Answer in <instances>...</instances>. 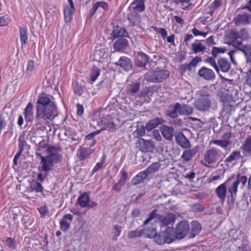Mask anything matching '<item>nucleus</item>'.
Returning <instances> with one entry per match:
<instances>
[{"label":"nucleus","instance_id":"1","mask_svg":"<svg viewBox=\"0 0 251 251\" xmlns=\"http://www.w3.org/2000/svg\"><path fill=\"white\" fill-rule=\"evenodd\" d=\"M53 97L45 93H42L38 97L36 102V115L34 120L41 124H45L47 120H52L58 116L54 115L57 110V106L53 101Z\"/></svg>","mask_w":251,"mask_h":251},{"label":"nucleus","instance_id":"2","mask_svg":"<svg viewBox=\"0 0 251 251\" xmlns=\"http://www.w3.org/2000/svg\"><path fill=\"white\" fill-rule=\"evenodd\" d=\"M176 241L174 236V228L167 226L164 230L160 231L154 237L153 241L159 245L170 244Z\"/></svg>","mask_w":251,"mask_h":251},{"label":"nucleus","instance_id":"3","mask_svg":"<svg viewBox=\"0 0 251 251\" xmlns=\"http://www.w3.org/2000/svg\"><path fill=\"white\" fill-rule=\"evenodd\" d=\"M170 72L166 70L148 72L145 75L144 79L151 83H161L166 80L170 75Z\"/></svg>","mask_w":251,"mask_h":251},{"label":"nucleus","instance_id":"4","mask_svg":"<svg viewBox=\"0 0 251 251\" xmlns=\"http://www.w3.org/2000/svg\"><path fill=\"white\" fill-rule=\"evenodd\" d=\"M235 177L234 174L231 175L225 182L218 186L215 190L217 196L222 203L225 201L227 191L228 192V187L231 185V181L235 179Z\"/></svg>","mask_w":251,"mask_h":251},{"label":"nucleus","instance_id":"5","mask_svg":"<svg viewBox=\"0 0 251 251\" xmlns=\"http://www.w3.org/2000/svg\"><path fill=\"white\" fill-rule=\"evenodd\" d=\"M128 38L131 39L127 29L122 25L114 24L113 26V30L110 33V39L114 41L117 38Z\"/></svg>","mask_w":251,"mask_h":251},{"label":"nucleus","instance_id":"6","mask_svg":"<svg viewBox=\"0 0 251 251\" xmlns=\"http://www.w3.org/2000/svg\"><path fill=\"white\" fill-rule=\"evenodd\" d=\"M134 64L138 68L146 69V66L151 62V58L146 53L142 51L134 52Z\"/></svg>","mask_w":251,"mask_h":251},{"label":"nucleus","instance_id":"7","mask_svg":"<svg viewBox=\"0 0 251 251\" xmlns=\"http://www.w3.org/2000/svg\"><path fill=\"white\" fill-rule=\"evenodd\" d=\"M190 229V225L186 220H183L177 224L175 238L181 240L183 239L186 235Z\"/></svg>","mask_w":251,"mask_h":251},{"label":"nucleus","instance_id":"8","mask_svg":"<svg viewBox=\"0 0 251 251\" xmlns=\"http://www.w3.org/2000/svg\"><path fill=\"white\" fill-rule=\"evenodd\" d=\"M202 98H199L195 102L196 109L199 111H205L208 110L211 106V100L208 99L210 96L209 94H201Z\"/></svg>","mask_w":251,"mask_h":251},{"label":"nucleus","instance_id":"9","mask_svg":"<svg viewBox=\"0 0 251 251\" xmlns=\"http://www.w3.org/2000/svg\"><path fill=\"white\" fill-rule=\"evenodd\" d=\"M220 151L215 148L207 150L204 154V159L206 162L212 164L217 162L220 158Z\"/></svg>","mask_w":251,"mask_h":251},{"label":"nucleus","instance_id":"10","mask_svg":"<svg viewBox=\"0 0 251 251\" xmlns=\"http://www.w3.org/2000/svg\"><path fill=\"white\" fill-rule=\"evenodd\" d=\"M136 145L143 152H152L154 149L153 141L151 140H146L142 138H139Z\"/></svg>","mask_w":251,"mask_h":251},{"label":"nucleus","instance_id":"11","mask_svg":"<svg viewBox=\"0 0 251 251\" xmlns=\"http://www.w3.org/2000/svg\"><path fill=\"white\" fill-rule=\"evenodd\" d=\"M115 64L126 72L131 71L133 69V64L130 58L126 56H122Z\"/></svg>","mask_w":251,"mask_h":251},{"label":"nucleus","instance_id":"12","mask_svg":"<svg viewBox=\"0 0 251 251\" xmlns=\"http://www.w3.org/2000/svg\"><path fill=\"white\" fill-rule=\"evenodd\" d=\"M198 75L200 78L207 81H212L216 78L214 72L212 69L205 66H202L200 69Z\"/></svg>","mask_w":251,"mask_h":251},{"label":"nucleus","instance_id":"13","mask_svg":"<svg viewBox=\"0 0 251 251\" xmlns=\"http://www.w3.org/2000/svg\"><path fill=\"white\" fill-rule=\"evenodd\" d=\"M129 46V42L126 38H117L114 43L113 48L115 51L123 52L126 50Z\"/></svg>","mask_w":251,"mask_h":251},{"label":"nucleus","instance_id":"14","mask_svg":"<svg viewBox=\"0 0 251 251\" xmlns=\"http://www.w3.org/2000/svg\"><path fill=\"white\" fill-rule=\"evenodd\" d=\"M238 190L230 186L228 187V193L227 196V203L229 210L232 209L234 207V202L236 199Z\"/></svg>","mask_w":251,"mask_h":251},{"label":"nucleus","instance_id":"15","mask_svg":"<svg viewBox=\"0 0 251 251\" xmlns=\"http://www.w3.org/2000/svg\"><path fill=\"white\" fill-rule=\"evenodd\" d=\"M217 67L218 71H216L217 73L221 71L223 73L228 72L231 68V64L228 59L225 57H221L217 60Z\"/></svg>","mask_w":251,"mask_h":251},{"label":"nucleus","instance_id":"16","mask_svg":"<svg viewBox=\"0 0 251 251\" xmlns=\"http://www.w3.org/2000/svg\"><path fill=\"white\" fill-rule=\"evenodd\" d=\"M104 130H105V128H101L99 130L94 131L87 135L85 137L84 145L90 147L94 146L96 144V140L95 138L96 135L100 133Z\"/></svg>","mask_w":251,"mask_h":251},{"label":"nucleus","instance_id":"17","mask_svg":"<svg viewBox=\"0 0 251 251\" xmlns=\"http://www.w3.org/2000/svg\"><path fill=\"white\" fill-rule=\"evenodd\" d=\"M233 21L236 25H249L251 23V16L249 13H245L234 17Z\"/></svg>","mask_w":251,"mask_h":251},{"label":"nucleus","instance_id":"18","mask_svg":"<svg viewBox=\"0 0 251 251\" xmlns=\"http://www.w3.org/2000/svg\"><path fill=\"white\" fill-rule=\"evenodd\" d=\"M176 143L183 149H188L191 147L188 139L182 132H179L175 136Z\"/></svg>","mask_w":251,"mask_h":251},{"label":"nucleus","instance_id":"19","mask_svg":"<svg viewBox=\"0 0 251 251\" xmlns=\"http://www.w3.org/2000/svg\"><path fill=\"white\" fill-rule=\"evenodd\" d=\"M166 121L161 117H155L151 119L146 124L147 131H151L159 125H162Z\"/></svg>","mask_w":251,"mask_h":251},{"label":"nucleus","instance_id":"20","mask_svg":"<svg viewBox=\"0 0 251 251\" xmlns=\"http://www.w3.org/2000/svg\"><path fill=\"white\" fill-rule=\"evenodd\" d=\"M93 150L89 148L80 147L77 151L78 159L79 161H84L90 157Z\"/></svg>","mask_w":251,"mask_h":251},{"label":"nucleus","instance_id":"21","mask_svg":"<svg viewBox=\"0 0 251 251\" xmlns=\"http://www.w3.org/2000/svg\"><path fill=\"white\" fill-rule=\"evenodd\" d=\"M190 224L189 238H193L200 234L201 230V226L198 221L195 220L192 221Z\"/></svg>","mask_w":251,"mask_h":251},{"label":"nucleus","instance_id":"22","mask_svg":"<svg viewBox=\"0 0 251 251\" xmlns=\"http://www.w3.org/2000/svg\"><path fill=\"white\" fill-rule=\"evenodd\" d=\"M145 9L144 0H134L128 8V10H132L137 12H142Z\"/></svg>","mask_w":251,"mask_h":251},{"label":"nucleus","instance_id":"23","mask_svg":"<svg viewBox=\"0 0 251 251\" xmlns=\"http://www.w3.org/2000/svg\"><path fill=\"white\" fill-rule=\"evenodd\" d=\"M41 164H42L41 168L39 167L38 169L42 172H46L49 174L50 171L53 170L54 165L46 156H41Z\"/></svg>","mask_w":251,"mask_h":251},{"label":"nucleus","instance_id":"24","mask_svg":"<svg viewBox=\"0 0 251 251\" xmlns=\"http://www.w3.org/2000/svg\"><path fill=\"white\" fill-rule=\"evenodd\" d=\"M228 37L232 40L231 45L234 48H238L239 46L242 45V41H239L238 31L234 29H231L228 34Z\"/></svg>","mask_w":251,"mask_h":251},{"label":"nucleus","instance_id":"25","mask_svg":"<svg viewBox=\"0 0 251 251\" xmlns=\"http://www.w3.org/2000/svg\"><path fill=\"white\" fill-rule=\"evenodd\" d=\"M160 131L163 136L167 140H172L174 129L172 127H169L166 125H162L160 127Z\"/></svg>","mask_w":251,"mask_h":251},{"label":"nucleus","instance_id":"26","mask_svg":"<svg viewBox=\"0 0 251 251\" xmlns=\"http://www.w3.org/2000/svg\"><path fill=\"white\" fill-rule=\"evenodd\" d=\"M238 50L243 52L246 58L247 63H251V45L247 44L239 46L238 48H236Z\"/></svg>","mask_w":251,"mask_h":251},{"label":"nucleus","instance_id":"27","mask_svg":"<svg viewBox=\"0 0 251 251\" xmlns=\"http://www.w3.org/2000/svg\"><path fill=\"white\" fill-rule=\"evenodd\" d=\"M199 149L200 147L196 146L191 150H186L183 151L181 158L186 162L189 161L197 154Z\"/></svg>","mask_w":251,"mask_h":251},{"label":"nucleus","instance_id":"28","mask_svg":"<svg viewBox=\"0 0 251 251\" xmlns=\"http://www.w3.org/2000/svg\"><path fill=\"white\" fill-rule=\"evenodd\" d=\"M176 103V105H178V113L179 115H189L193 113V108L191 106L186 104H180L178 102Z\"/></svg>","mask_w":251,"mask_h":251},{"label":"nucleus","instance_id":"29","mask_svg":"<svg viewBox=\"0 0 251 251\" xmlns=\"http://www.w3.org/2000/svg\"><path fill=\"white\" fill-rule=\"evenodd\" d=\"M142 231L143 236L146 238L153 239L154 237L157 235L156 227L152 225L142 229Z\"/></svg>","mask_w":251,"mask_h":251},{"label":"nucleus","instance_id":"30","mask_svg":"<svg viewBox=\"0 0 251 251\" xmlns=\"http://www.w3.org/2000/svg\"><path fill=\"white\" fill-rule=\"evenodd\" d=\"M33 108V104L31 102H29L24 110V115L27 123L32 122L34 119Z\"/></svg>","mask_w":251,"mask_h":251},{"label":"nucleus","instance_id":"31","mask_svg":"<svg viewBox=\"0 0 251 251\" xmlns=\"http://www.w3.org/2000/svg\"><path fill=\"white\" fill-rule=\"evenodd\" d=\"M176 219V215L172 213H169L165 216H161L160 220L161 226H168L173 225Z\"/></svg>","mask_w":251,"mask_h":251},{"label":"nucleus","instance_id":"32","mask_svg":"<svg viewBox=\"0 0 251 251\" xmlns=\"http://www.w3.org/2000/svg\"><path fill=\"white\" fill-rule=\"evenodd\" d=\"M73 219V216L71 214L64 215L62 220L60 222V229L63 231H66L70 227V224L67 222V220L72 221Z\"/></svg>","mask_w":251,"mask_h":251},{"label":"nucleus","instance_id":"33","mask_svg":"<svg viewBox=\"0 0 251 251\" xmlns=\"http://www.w3.org/2000/svg\"><path fill=\"white\" fill-rule=\"evenodd\" d=\"M148 175L145 170L140 172L132 179L130 183L132 186L137 185L143 182Z\"/></svg>","mask_w":251,"mask_h":251},{"label":"nucleus","instance_id":"34","mask_svg":"<svg viewBox=\"0 0 251 251\" xmlns=\"http://www.w3.org/2000/svg\"><path fill=\"white\" fill-rule=\"evenodd\" d=\"M35 67L34 61L32 60H29L27 61L26 68L24 72V75L25 78L28 79L35 73Z\"/></svg>","mask_w":251,"mask_h":251},{"label":"nucleus","instance_id":"35","mask_svg":"<svg viewBox=\"0 0 251 251\" xmlns=\"http://www.w3.org/2000/svg\"><path fill=\"white\" fill-rule=\"evenodd\" d=\"M247 177L245 176H241L240 173H238L236 176V179L233 182L231 181V186L238 190V187L241 182L243 187H244L247 182Z\"/></svg>","mask_w":251,"mask_h":251},{"label":"nucleus","instance_id":"36","mask_svg":"<svg viewBox=\"0 0 251 251\" xmlns=\"http://www.w3.org/2000/svg\"><path fill=\"white\" fill-rule=\"evenodd\" d=\"M20 38L21 41V46L23 48L28 44L27 30L25 26H20L19 29Z\"/></svg>","mask_w":251,"mask_h":251},{"label":"nucleus","instance_id":"37","mask_svg":"<svg viewBox=\"0 0 251 251\" xmlns=\"http://www.w3.org/2000/svg\"><path fill=\"white\" fill-rule=\"evenodd\" d=\"M127 19L130 22V25L133 26L136 24L139 23L141 20V16L138 12L134 11L127 14Z\"/></svg>","mask_w":251,"mask_h":251},{"label":"nucleus","instance_id":"38","mask_svg":"<svg viewBox=\"0 0 251 251\" xmlns=\"http://www.w3.org/2000/svg\"><path fill=\"white\" fill-rule=\"evenodd\" d=\"M140 85L139 82H132L127 87V94L130 96L135 95L139 91Z\"/></svg>","mask_w":251,"mask_h":251},{"label":"nucleus","instance_id":"39","mask_svg":"<svg viewBox=\"0 0 251 251\" xmlns=\"http://www.w3.org/2000/svg\"><path fill=\"white\" fill-rule=\"evenodd\" d=\"M88 201L89 195L86 192H84L78 198L77 202L81 207H86Z\"/></svg>","mask_w":251,"mask_h":251},{"label":"nucleus","instance_id":"40","mask_svg":"<svg viewBox=\"0 0 251 251\" xmlns=\"http://www.w3.org/2000/svg\"><path fill=\"white\" fill-rule=\"evenodd\" d=\"M146 130L147 131V128L146 127V126L143 125H138L137 126V129L133 132V135L136 138H139L145 135Z\"/></svg>","mask_w":251,"mask_h":251},{"label":"nucleus","instance_id":"41","mask_svg":"<svg viewBox=\"0 0 251 251\" xmlns=\"http://www.w3.org/2000/svg\"><path fill=\"white\" fill-rule=\"evenodd\" d=\"M241 149L243 151L251 154V135L246 138Z\"/></svg>","mask_w":251,"mask_h":251},{"label":"nucleus","instance_id":"42","mask_svg":"<svg viewBox=\"0 0 251 251\" xmlns=\"http://www.w3.org/2000/svg\"><path fill=\"white\" fill-rule=\"evenodd\" d=\"M100 70L96 65H93L90 72V79L92 82H95L100 75Z\"/></svg>","mask_w":251,"mask_h":251},{"label":"nucleus","instance_id":"43","mask_svg":"<svg viewBox=\"0 0 251 251\" xmlns=\"http://www.w3.org/2000/svg\"><path fill=\"white\" fill-rule=\"evenodd\" d=\"M75 9L69 8L67 6L64 9V19L66 23L69 22L73 18V13Z\"/></svg>","mask_w":251,"mask_h":251},{"label":"nucleus","instance_id":"44","mask_svg":"<svg viewBox=\"0 0 251 251\" xmlns=\"http://www.w3.org/2000/svg\"><path fill=\"white\" fill-rule=\"evenodd\" d=\"M211 144L218 145L223 148H226L231 144V142L227 140H212L210 142V144Z\"/></svg>","mask_w":251,"mask_h":251},{"label":"nucleus","instance_id":"45","mask_svg":"<svg viewBox=\"0 0 251 251\" xmlns=\"http://www.w3.org/2000/svg\"><path fill=\"white\" fill-rule=\"evenodd\" d=\"M160 169V166L157 163L154 162L150 165L146 170H145L146 173L149 176L150 174H154Z\"/></svg>","mask_w":251,"mask_h":251},{"label":"nucleus","instance_id":"46","mask_svg":"<svg viewBox=\"0 0 251 251\" xmlns=\"http://www.w3.org/2000/svg\"><path fill=\"white\" fill-rule=\"evenodd\" d=\"M176 103L172 110H168L166 111V115L168 117L175 119L178 117V106Z\"/></svg>","mask_w":251,"mask_h":251},{"label":"nucleus","instance_id":"47","mask_svg":"<svg viewBox=\"0 0 251 251\" xmlns=\"http://www.w3.org/2000/svg\"><path fill=\"white\" fill-rule=\"evenodd\" d=\"M192 49L194 53H198L201 52H203L205 50L206 47L201 43H193L192 44Z\"/></svg>","mask_w":251,"mask_h":251},{"label":"nucleus","instance_id":"48","mask_svg":"<svg viewBox=\"0 0 251 251\" xmlns=\"http://www.w3.org/2000/svg\"><path fill=\"white\" fill-rule=\"evenodd\" d=\"M51 163L54 165V164H57L61 162L62 156L60 154H55L52 155H48L46 156Z\"/></svg>","mask_w":251,"mask_h":251},{"label":"nucleus","instance_id":"49","mask_svg":"<svg viewBox=\"0 0 251 251\" xmlns=\"http://www.w3.org/2000/svg\"><path fill=\"white\" fill-rule=\"evenodd\" d=\"M216 58L217 57H215L214 55H212V56H208L204 60V62L209 64L216 71H218V68L217 66V63L216 62Z\"/></svg>","mask_w":251,"mask_h":251},{"label":"nucleus","instance_id":"50","mask_svg":"<svg viewBox=\"0 0 251 251\" xmlns=\"http://www.w3.org/2000/svg\"><path fill=\"white\" fill-rule=\"evenodd\" d=\"M101 123L106 126L105 129H108L111 131H115L116 129V125L113 122H107L106 119H103L101 121Z\"/></svg>","mask_w":251,"mask_h":251},{"label":"nucleus","instance_id":"51","mask_svg":"<svg viewBox=\"0 0 251 251\" xmlns=\"http://www.w3.org/2000/svg\"><path fill=\"white\" fill-rule=\"evenodd\" d=\"M241 157L240 151H233L229 156L225 160V162H231L233 160H236L237 158Z\"/></svg>","mask_w":251,"mask_h":251},{"label":"nucleus","instance_id":"52","mask_svg":"<svg viewBox=\"0 0 251 251\" xmlns=\"http://www.w3.org/2000/svg\"><path fill=\"white\" fill-rule=\"evenodd\" d=\"M143 234L142 229L141 230H135L129 231L127 234V237L129 239H132L137 237H141Z\"/></svg>","mask_w":251,"mask_h":251},{"label":"nucleus","instance_id":"53","mask_svg":"<svg viewBox=\"0 0 251 251\" xmlns=\"http://www.w3.org/2000/svg\"><path fill=\"white\" fill-rule=\"evenodd\" d=\"M114 231L113 232V236L112 237V240L116 241L118 239V237L119 236L122 232V227L119 225H114L113 226Z\"/></svg>","mask_w":251,"mask_h":251},{"label":"nucleus","instance_id":"54","mask_svg":"<svg viewBox=\"0 0 251 251\" xmlns=\"http://www.w3.org/2000/svg\"><path fill=\"white\" fill-rule=\"evenodd\" d=\"M6 245L9 249L16 250L17 248L16 242L14 238L7 237L5 240Z\"/></svg>","mask_w":251,"mask_h":251},{"label":"nucleus","instance_id":"55","mask_svg":"<svg viewBox=\"0 0 251 251\" xmlns=\"http://www.w3.org/2000/svg\"><path fill=\"white\" fill-rule=\"evenodd\" d=\"M238 33L239 35V41H242V42L247 40L249 37V32L245 28H241L240 31H238Z\"/></svg>","mask_w":251,"mask_h":251},{"label":"nucleus","instance_id":"56","mask_svg":"<svg viewBox=\"0 0 251 251\" xmlns=\"http://www.w3.org/2000/svg\"><path fill=\"white\" fill-rule=\"evenodd\" d=\"M157 210L154 209L150 212L147 219L144 222L143 226H145L148 225L152 219L156 217H158L160 215L156 213Z\"/></svg>","mask_w":251,"mask_h":251},{"label":"nucleus","instance_id":"57","mask_svg":"<svg viewBox=\"0 0 251 251\" xmlns=\"http://www.w3.org/2000/svg\"><path fill=\"white\" fill-rule=\"evenodd\" d=\"M31 188L32 191H35L36 192H42L43 190V187L42 184L37 181L32 182Z\"/></svg>","mask_w":251,"mask_h":251},{"label":"nucleus","instance_id":"58","mask_svg":"<svg viewBox=\"0 0 251 251\" xmlns=\"http://www.w3.org/2000/svg\"><path fill=\"white\" fill-rule=\"evenodd\" d=\"M192 211L194 212H201L204 210V206L199 203H193L191 205Z\"/></svg>","mask_w":251,"mask_h":251},{"label":"nucleus","instance_id":"59","mask_svg":"<svg viewBox=\"0 0 251 251\" xmlns=\"http://www.w3.org/2000/svg\"><path fill=\"white\" fill-rule=\"evenodd\" d=\"M226 50V49L225 48H219L214 46L212 47L211 54L217 57L218 54L224 53Z\"/></svg>","mask_w":251,"mask_h":251},{"label":"nucleus","instance_id":"60","mask_svg":"<svg viewBox=\"0 0 251 251\" xmlns=\"http://www.w3.org/2000/svg\"><path fill=\"white\" fill-rule=\"evenodd\" d=\"M151 28L156 32L160 33L163 39H165L166 38L167 36V32L165 28H159L155 26H152Z\"/></svg>","mask_w":251,"mask_h":251},{"label":"nucleus","instance_id":"61","mask_svg":"<svg viewBox=\"0 0 251 251\" xmlns=\"http://www.w3.org/2000/svg\"><path fill=\"white\" fill-rule=\"evenodd\" d=\"M121 176L118 181L125 184L128 178V173L125 169H122L120 172Z\"/></svg>","mask_w":251,"mask_h":251},{"label":"nucleus","instance_id":"62","mask_svg":"<svg viewBox=\"0 0 251 251\" xmlns=\"http://www.w3.org/2000/svg\"><path fill=\"white\" fill-rule=\"evenodd\" d=\"M202 61V58L200 56H196L194 57L189 63V64L194 68H195L197 64Z\"/></svg>","mask_w":251,"mask_h":251},{"label":"nucleus","instance_id":"63","mask_svg":"<svg viewBox=\"0 0 251 251\" xmlns=\"http://www.w3.org/2000/svg\"><path fill=\"white\" fill-rule=\"evenodd\" d=\"M25 144L26 142L25 141L24 137L20 136L19 138L18 146L19 150L18 152L22 153L24 151V147Z\"/></svg>","mask_w":251,"mask_h":251},{"label":"nucleus","instance_id":"64","mask_svg":"<svg viewBox=\"0 0 251 251\" xmlns=\"http://www.w3.org/2000/svg\"><path fill=\"white\" fill-rule=\"evenodd\" d=\"M222 0H214L209 5L210 9H217L222 6Z\"/></svg>","mask_w":251,"mask_h":251}]
</instances>
